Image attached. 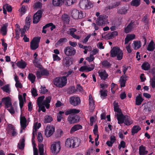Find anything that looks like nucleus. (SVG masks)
Returning <instances> with one entry per match:
<instances>
[{"label":"nucleus","mask_w":155,"mask_h":155,"mask_svg":"<svg viewBox=\"0 0 155 155\" xmlns=\"http://www.w3.org/2000/svg\"><path fill=\"white\" fill-rule=\"evenodd\" d=\"M80 112L79 110L76 109H68L65 112V114L67 115L73 114L69 115L68 118V120L70 124L77 123L79 121V118L77 115L74 114H78Z\"/></svg>","instance_id":"1"},{"label":"nucleus","mask_w":155,"mask_h":155,"mask_svg":"<svg viewBox=\"0 0 155 155\" xmlns=\"http://www.w3.org/2000/svg\"><path fill=\"white\" fill-rule=\"evenodd\" d=\"M80 139L73 137L68 138L65 143V146L69 148L71 147L73 148L77 147L79 146L81 143Z\"/></svg>","instance_id":"2"},{"label":"nucleus","mask_w":155,"mask_h":155,"mask_svg":"<svg viewBox=\"0 0 155 155\" xmlns=\"http://www.w3.org/2000/svg\"><path fill=\"white\" fill-rule=\"evenodd\" d=\"M123 53L122 51L120 50L119 48L114 47L110 51V56L112 57L117 56V59L121 60L123 57Z\"/></svg>","instance_id":"3"},{"label":"nucleus","mask_w":155,"mask_h":155,"mask_svg":"<svg viewBox=\"0 0 155 155\" xmlns=\"http://www.w3.org/2000/svg\"><path fill=\"white\" fill-rule=\"evenodd\" d=\"M53 82L54 85L57 87H62L66 84L67 79L66 78V77L57 78L54 80Z\"/></svg>","instance_id":"4"},{"label":"nucleus","mask_w":155,"mask_h":155,"mask_svg":"<svg viewBox=\"0 0 155 155\" xmlns=\"http://www.w3.org/2000/svg\"><path fill=\"white\" fill-rule=\"evenodd\" d=\"M79 5L80 8L83 9H89L93 7L91 2L88 0H82L80 2Z\"/></svg>","instance_id":"5"},{"label":"nucleus","mask_w":155,"mask_h":155,"mask_svg":"<svg viewBox=\"0 0 155 155\" xmlns=\"http://www.w3.org/2000/svg\"><path fill=\"white\" fill-rule=\"evenodd\" d=\"M107 17L105 15H100L96 21L97 24L99 26H103L107 23L108 21Z\"/></svg>","instance_id":"6"},{"label":"nucleus","mask_w":155,"mask_h":155,"mask_svg":"<svg viewBox=\"0 0 155 155\" xmlns=\"http://www.w3.org/2000/svg\"><path fill=\"white\" fill-rule=\"evenodd\" d=\"M40 39V37H35L30 42V47L31 49L34 50L38 48Z\"/></svg>","instance_id":"7"},{"label":"nucleus","mask_w":155,"mask_h":155,"mask_svg":"<svg viewBox=\"0 0 155 155\" xmlns=\"http://www.w3.org/2000/svg\"><path fill=\"white\" fill-rule=\"evenodd\" d=\"M51 149L54 154L58 153L61 149L60 142L58 141L53 144L51 146Z\"/></svg>","instance_id":"8"},{"label":"nucleus","mask_w":155,"mask_h":155,"mask_svg":"<svg viewBox=\"0 0 155 155\" xmlns=\"http://www.w3.org/2000/svg\"><path fill=\"white\" fill-rule=\"evenodd\" d=\"M71 16L72 18L74 19H81L83 17L82 12H79L78 10L74 9L71 12Z\"/></svg>","instance_id":"9"},{"label":"nucleus","mask_w":155,"mask_h":155,"mask_svg":"<svg viewBox=\"0 0 155 155\" xmlns=\"http://www.w3.org/2000/svg\"><path fill=\"white\" fill-rule=\"evenodd\" d=\"M64 52L66 55L72 56L75 54L76 50L71 46H68L64 48Z\"/></svg>","instance_id":"10"},{"label":"nucleus","mask_w":155,"mask_h":155,"mask_svg":"<svg viewBox=\"0 0 155 155\" xmlns=\"http://www.w3.org/2000/svg\"><path fill=\"white\" fill-rule=\"evenodd\" d=\"M42 13L41 10H39L34 14L33 18V23L36 24L39 22L42 17Z\"/></svg>","instance_id":"11"},{"label":"nucleus","mask_w":155,"mask_h":155,"mask_svg":"<svg viewBox=\"0 0 155 155\" xmlns=\"http://www.w3.org/2000/svg\"><path fill=\"white\" fill-rule=\"evenodd\" d=\"M70 103L74 106H77L81 103V100L78 97L72 96L69 98Z\"/></svg>","instance_id":"12"},{"label":"nucleus","mask_w":155,"mask_h":155,"mask_svg":"<svg viewBox=\"0 0 155 155\" xmlns=\"http://www.w3.org/2000/svg\"><path fill=\"white\" fill-rule=\"evenodd\" d=\"M54 130L55 128L53 126H47L45 130V135L47 137H49L53 134Z\"/></svg>","instance_id":"13"},{"label":"nucleus","mask_w":155,"mask_h":155,"mask_svg":"<svg viewBox=\"0 0 155 155\" xmlns=\"http://www.w3.org/2000/svg\"><path fill=\"white\" fill-rule=\"evenodd\" d=\"M2 100L6 108H8L9 107L12 105L11 99L9 97H4L2 99Z\"/></svg>","instance_id":"14"},{"label":"nucleus","mask_w":155,"mask_h":155,"mask_svg":"<svg viewBox=\"0 0 155 155\" xmlns=\"http://www.w3.org/2000/svg\"><path fill=\"white\" fill-rule=\"evenodd\" d=\"M27 120L24 116H21L20 117V123L21 127L23 129H24L26 127Z\"/></svg>","instance_id":"15"},{"label":"nucleus","mask_w":155,"mask_h":155,"mask_svg":"<svg viewBox=\"0 0 155 155\" xmlns=\"http://www.w3.org/2000/svg\"><path fill=\"white\" fill-rule=\"evenodd\" d=\"M134 22L131 21L124 29V32L126 33H128L130 32L133 28Z\"/></svg>","instance_id":"16"},{"label":"nucleus","mask_w":155,"mask_h":155,"mask_svg":"<svg viewBox=\"0 0 155 155\" xmlns=\"http://www.w3.org/2000/svg\"><path fill=\"white\" fill-rule=\"evenodd\" d=\"M115 116L117 117L118 123L119 124H123L124 120V116L122 113L121 114H115Z\"/></svg>","instance_id":"17"},{"label":"nucleus","mask_w":155,"mask_h":155,"mask_svg":"<svg viewBox=\"0 0 155 155\" xmlns=\"http://www.w3.org/2000/svg\"><path fill=\"white\" fill-rule=\"evenodd\" d=\"M144 99L141 97L140 94H139L138 96L136 97L135 104L137 105H140L143 102Z\"/></svg>","instance_id":"18"},{"label":"nucleus","mask_w":155,"mask_h":155,"mask_svg":"<svg viewBox=\"0 0 155 155\" xmlns=\"http://www.w3.org/2000/svg\"><path fill=\"white\" fill-rule=\"evenodd\" d=\"M76 31L77 30L76 28H72L70 29V31H69V34L72 36L73 38L77 39H79L80 38V37L78 35H76L74 33V32H76Z\"/></svg>","instance_id":"19"},{"label":"nucleus","mask_w":155,"mask_h":155,"mask_svg":"<svg viewBox=\"0 0 155 155\" xmlns=\"http://www.w3.org/2000/svg\"><path fill=\"white\" fill-rule=\"evenodd\" d=\"M127 76L126 75L125 76L122 75L120 77V86L121 87H124L125 86V83L126 81H127L126 78Z\"/></svg>","instance_id":"20"},{"label":"nucleus","mask_w":155,"mask_h":155,"mask_svg":"<svg viewBox=\"0 0 155 155\" xmlns=\"http://www.w3.org/2000/svg\"><path fill=\"white\" fill-rule=\"evenodd\" d=\"M146 147L141 145L139 147V153L140 155H145L148 153V151L146 150Z\"/></svg>","instance_id":"21"},{"label":"nucleus","mask_w":155,"mask_h":155,"mask_svg":"<svg viewBox=\"0 0 155 155\" xmlns=\"http://www.w3.org/2000/svg\"><path fill=\"white\" fill-rule=\"evenodd\" d=\"M67 39L65 38H61L56 43L55 46L56 47L61 46L64 43L67 42Z\"/></svg>","instance_id":"22"},{"label":"nucleus","mask_w":155,"mask_h":155,"mask_svg":"<svg viewBox=\"0 0 155 155\" xmlns=\"http://www.w3.org/2000/svg\"><path fill=\"white\" fill-rule=\"evenodd\" d=\"M64 2V0H52V4L55 6H60Z\"/></svg>","instance_id":"23"},{"label":"nucleus","mask_w":155,"mask_h":155,"mask_svg":"<svg viewBox=\"0 0 155 155\" xmlns=\"http://www.w3.org/2000/svg\"><path fill=\"white\" fill-rule=\"evenodd\" d=\"M125 119L124 120V123L127 125H129L133 123L132 120L127 115L124 116Z\"/></svg>","instance_id":"24"},{"label":"nucleus","mask_w":155,"mask_h":155,"mask_svg":"<svg viewBox=\"0 0 155 155\" xmlns=\"http://www.w3.org/2000/svg\"><path fill=\"white\" fill-rule=\"evenodd\" d=\"M141 129L139 126L136 125L134 126L131 130V135H134L135 134L137 133Z\"/></svg>","instance_id":"25"},{"label":"nucleus","mask_w":155,"mask_h":155,"mask_svg":"<svg viewBox=\"0 0 155 155\" xmlns=\"http://www.w3.org/2000/svg\"><path fill=\"white\" fill-rule=\"evenodd\" d=\"M155 48V44L153 41H151L148 45L147 49L150 51H153Z\"/></svg>","instance_id":"26"},{"label":"nucleus","mask_w":155,"mask_h":155,"mask_svg":"<svg viewBox=\"0 0 155 155\" xmlns=\"http://www.w3.org/2000/svg\"><path fill=\"white\" fill-rule=\"evenodd\" d=\"M7 25L5 24L3 25V26L1 27V33L2 35L5 36L7 34Z\"/></svg>","instance_id":"27"},{"label":"nucleus","mask_w":155,"mask_h":155,"mask_svg":"<svg viewBox=\"0 0 155 155\" xmlns=\"http://www.w3.org/2000/svg\"><path fill=\"white\" fill-rule=\"evenodd\" d=\"M99 75L101 79L104 80H105L108 76V74L106 73L105 71L103 72L99 73Z\"/></svg>","instance_id":"28"},{"label":"nucleus","mask_w":155,"mask_h":155,"mask_svg":"<svg viewBox=\"0 0 155 155\" xmlns=\"http://www.w3.org/2000/svg\"><path fill=\"white\" fill-rule=\"evenodd\" d=\"M82 126L80 124H77L71 128V133H72L73 132L79 129H81L82 128Z\"/></svg>","instance_id":"29"},{"label":"nucleus","mask_w":155,"mask_h":155,"mask_svg":"<svg viewBox=\"0 0 155 155\" xmlns=\"http://www.w3.org/2000/svg\"><path fill=\"white\" fill-rule=\"evenodd\" d=\"M141 68L145 71L148 70L150 68V65L148 62H144L142 65Z\"/></svg>","instance_id":"30"},{"label":"nucleus","mask_w":155,"mask_h":155,"mask_svg":"<svg viewBox=\"0 0 155 155\" xmlns=\"http://www.w3.org/2000/svg\"><path fill=\"white\" fill-rule=\"evenodd\" d=\"M62 19L64 23L68 24L69 21V17L68 15L67 14H64L62 16Z\"/></svg>","instance_id":"31"},{"label":"nucleus","mask_w":155,"mask_h":155,"mask_svg":"<svg viewBox=\"0 0 155 155\" xmlns=\"http://www.w3.org/2000/svg\"><path fill=\"white\" fill-rule=\"evenodd\" d=\"M89 100L90 107L91 108V109H93L94 108V101L93 98H92V96L91 94H90L89 95Z\"/></svg>","instance_id":"32"},{"label":"nucleus","mask_w":155,"mask_h":155,"mask_svg":"<svg viewBox=\"0 0 155 155\" xmlns=\"http://www.w3.org/2000/svg\"><path fill=\"white\" fill-rule=\"evenodd\" d=\"M27 64L25 62L22 60L18 62L17 63V66L20 68H24L26 66Z\"/></svg>","instance_id":"33"},{"label":"nucleus","mask_w":155,"mask_h":155,"mask_svg":"<svg viewBox=\"0 0 155 155\" xmlns=\"http://www.w3.org/2000/svg\"><path fill=\"white\" fill-rule=\"evenodd\" d=\"M118 35V32L116 31H114L110 33H108L106 35V36L109 39H111L113 37Z\"/></svg>","instance_id":"34"},{"label":"nucleus","mask_w":155,"mask_h":155,"mask_svg":"<svg viewBox=\"0 0 155 155\" xmlns=\"http://www.w3.org/2000/svg\"><path fill=\"white\" fill-rule=\"evenodd\" d=\"M53 120V118L51 117L49 115H46L45 117L44 122L45 123H47L51 122Z\"/></svg>","instance_id":"35"},{"label":"nucleus","mask_w":155,"mask_h":155,"mask_svg":"<svg viewBox=\"0 0 155 155\" xmlns=\"http://www.w3.org/2000/svg\"><path fill=\"white\" fill-rule=\"evenodd\" d=\"M45 98L44 96L39 97L37 99V104L39 107H41L42 106L43 100Z\"/></svg>","instance_id":"36"},{"label":"nucleus","mask_w":155,"mask_h":155,"mask_svg":"<svg viewBox=\"0 0 155 155\" xmlns=\"http://www.w3.org/2000/svg\"><path fill=\"white\" fill-rule=\"evenodd\" d=\"M25 139L22 138L20 140V143H18V148L21 150H23L25 146Z\"/></svg>","instance_id":"37"},{"label":"nucleus","mask_w":155,"mask_h":155,"mask_svg":"<svg viewBox=\"0 0 155 155\" xmlns=\"http://www.w3.org/2000/svg\"><path fill=\"white\" fill-rule=\"evenodd\" d=\"M38 150L40 155H44L43 144L40 143L38 144Z\"/></svg>","instance_id":"38"},{"label":"nucleus","mask_w":155,"mask_h":155,"mask_svg":"<svg viewBox=\"0 0 155 155\" xmlns=\"http://www.w3.org/2000/svg\"><path fill=\"white\" fill-rule=\"evenodd\" d=\"M144 106V109L143 110L145 112H146L148 111V112H150L151 111V106L149 104H147L146 103H144L142 105V106H143L144 105H145Z\"/></svg>","instance_id":"39"},{"label":"nucleus","mask_w":155,"mask_h":155,"mask_svg":"<svg viewBox=\"0 0 155 155\" xmlns=\"http://www.w3.org/2000/svg\"><path fill=\"white\" fill-rule=\"evenodd\" d=\"M140 4V0H133L131 2V5L137 7Z\"/></svg>","instance_id":"40"},{"label":"nucleus","mask_w":155,"mask_h":155,"mask_svg":"<svg viewBox=\"0 0 155 155\" xmlns=\"http://www.w3.org/2000/svg\"><path fill=\"white\" fill-rule=\"evenodd\" d=\"M128 11L127 9L124 7H122L118 11V12L121 15L126 14Z\"/></svg>","instance_id":"41"},{"label":"nucleus","mask_w":155,"mask_h":155,"mask_svg":"<svg viewBox=\"0 0 155 155\" xmlns=\"http://www.w3.org/2000/svg\"><path fill=\"white\" fill-rule=\"evenodd\" d=\"M102 64L103 66V67L104 68H109L111 66V64L107 60L103 61L102 62Z\"/></svg>","instance_id":"42"},{"label":"nucleus","mask_w":155,"mask_h":155,"mask_svg":"<svg viewBox=\"0 0 155 155\" xmlns=\"http://www.w3.org/2000/svg\"><path fill=\"white\" fill-rule=\"evenodd\" d=\"M134 49H138L141 47L140 42V41L139 42L138 41H135L134 42Z\"/></svg>","instance_id":"43"},{"label":"nucleus","mask_w":155,"mask_h":155,"mask_svg":"<svg viewBox=\"0 0 155 155\" xmlns=\"http://www.w3.org/2000/svg\"><path fill=\"white\" fill-rule=\"evenodd\" d=\"M71 89L73 90V92H74L76 91H81L83 90L82 87L80 84H78L77 86V90H75L74 87H71Z\"/></svg>","instance_id":"44"},{"label":"nucleus","mask_w":155,"mask_h":155,"mask_svg":"<svg viewBox=\"0 0 155 155\" xmlns=\"http://www.w3.org/2000/svg\"><path fill=\"white\" fill-rule=\"evenodd\" d=\"M28 79L31 81L32 83H33L35 81L36 77L33 74L31 73H29L28 74Z\"/></svg>","instance_id":"45"},{"label":"nucleus","mask_w":155,"mask_h":155,"mask_svg":"<svg viewBox=\"0 0 155 155\" xmlns=\"http://www.w3.org/2000/svg\"><path fill=\"white\" fill-rule=\"evenodd\" d=\"M18 99L19 101L20 107L21 109L24 105V101L22 96L21 95H19Z\"/></svg>","instance_id":"46"},{"label":"nucleus","mask_w":155,"mask_h":155,"mask_svg":"<svg viewBox=\"0 0 155 155\" xmlns=\"http://www.w3.org/2000/svg\"><path fill=\"white\" fill-rule=\"evenodd\" d=\"M64 112L62 111H60L57 114V121L60 122L61 119L63 118L62 114H64Z\"/></svg>","instance_id":"47"},{"label":"nucleus","mask_w":155,"mask_h":155,"mask_svg":"<svg viewBox=\"0 0 155 155\" xmlns=\"http://www.w3.org/2000/svg\"><path fill=\"white\" fill-rule=\"evenodd\" d=\"M37 125V123H35L34 126V128L33 129V132L32 133V141H34V139L35 138V133H36L37 131V128L36 127ZM36 134V133H35Z\"/></svg>","instance_id":"48"},{"label":"nucleus","mask_w":155,"mask_h":155,"mask_svg":"<svg viewBox=\"0 0 155 155\" xmlns=\"http://www.w3.org/2000/svg\"><path fill=\"white\" fill-rule=\"evenodd\" d=\"M1 89L5 92L9 93L10 92V89L8 85H6L5 86L2 87Z\"/></svg>","instance_id":"49"},{"label":"nucleus","mask_w":155,"mask_h":155,"mask_svg":"<svg viewBox=\"0 0 155 155\" xmlns=\"http://www.w3.org/2000/svg\"><path fill=\"white\" fill-rule=\"evenodd\" d=\"M100 92L101 96L104 97L107 96V90H101Z\"/></svg>","instance_id":"50"},{"label":"nucleus","mask_w":155,"mask_h":155,"mask_svg":"<svg viewBox=\"0 0 155 155\" xmlns=\"http://www.w3.org/2000/svg\"><path fill=\"white\" fill-rule=\"evenodd\" d=\"M83 49H84V53L85 54L87 53V51H90L92 49L91 47V46H85L84 47Z\"/></svg>","instance_id":"51"},{"label":"nucleus","mask_w":155,"mask_h":155,"mask_svg":"<svg viewBox=\"0 0 155 155\" xmlns=\"http://www.w3.org/2000/svg\"><path fill=\"white\" fill-rule=\"evenodd\" d=\"M75 0H65V4L68 6H70L73 4Z\"/></svg>","instance_id":"52"},{"label":"nucleus","mask_w":155,"mask_h":155,"mask_svg":"<svg viewBox=\"0 0 155 155\" xmlns=\"http://www.w3.org/2000/svg\"><path fill=\"white\" fill-rule=\"evenodd\" d=\"M37 139L38 141L40 143H41L42 141L43 140V137L41 134L40 132L38 133Z\"/></svg>","instance_id":"53"},{"label":"nucleus","mask_w":155,"mask_h":155,"mask_svg":"<svg viewBox=\"0 0 155 155\" xmlns=\"http://www.w3.org/2000/svg\"><path fill=\"white\" fill-rule=\"evenodd\" d=\"M42 76H47L48 75L49 73L48 71L46 69L42 70L41 71Z\"/></svg>","instance_id":"54"},{"label":"nucleus","mask_w":155,"mask_h":155,"mask_svg":"<svg viewBox=\"0 0 155 155\" xmlns=\"http://www.w3.org/2000/svg\"><path fill=\"white\" fill-rule=\"evenodd\" d=\"M94 59V57L92 54H91L89 57H87L86 58V60H87L89 62L93 61Z\"/></svg>","instance_id":"55"},{"label":"nucleus","mask_w":155,"mask_h":155,"mask_svg":"<svg viewBox=\"0 0 155 155\" xmlns=\"http://www.w3.org/2000/svg\"><path fill=\"white\" fill-rule=\"evenodd\" d=\"M41 7L42 4L39 2H37L34 5V8L36 9L40 8Z\"/></svg>","instance_id":"56"},{"label":"nucleus","mask_w":155,"mask_h":155,"mask_svg":"<svg viewBox=\"0 0 155 155\" xmlns=\"http://www.w3.org/2000/svg\"><path fill=\"white\" fill-rule=\"evenodd\" d=\"M4 8H6L8 12H11L12 11V7L10 5H9L8 4H6L3 5Z\"/></svg>","instance_id":"57"},{"label":"nucleus","mask_w":155,"mask_h":155,"mask_svg":"<svg viewBox=\"0 0 155 155\" xmlns=\"http://www.w3.org/2000/svg\"><path fill=\"white\" fill-rule=\"evenodd\" d=\"M31 92L32 96L34 97H35L38 95L37 93V91L36 89H35L34 88H33L31 89Z\"/></svg>","instance_id":"58"},{"label":"nucleus","mask_w":155,"mask_h":155,"mask_svg":"<svg viewBox=\"0 0 155 155\" xmlns=\"http://www.w3.org/2000/svg\"><path fill=\"white\" fill-rule=\"evenodd\" d=\"M51 99V97L50 96L46 97L45 100L43 102V104L49 103L50 102Z\"/></svg>","instance_id":"59"},{"label":"nucleus","mask_w":155,"mask_h":155,"mask_svg":"<svg viewBox=\"0 0 155 155\" xmlns=\"http://www.w3.org/2000/svg\"><path fill=\"white\" fill-rule=\"evenodd\" d=\"M36 60H34L33 61V63L35 66L38 68H41V65L38 62L36 61Z\"/></svg>","instance_id":"60"},{"label":"nucleus","mask_w":155,"mask_h":155,"mask_svg":"<svg viewBox=\"0 0 155 155\" xmlns=\"http://www.w3.org/2000/svg\"><path fill=\"white\" fill-rule=\"evenodd\" d=\"M2 45L4 47V51L5 52L7 49V43L5 42L3 39H2Z\"/></svg>","instance_id":"61"},{"label":"nucleus","mask_w":155,"mask_h":155,"mask_svg":"<svg viewBox=\"0 0 155 155\" xmlns=\"http://www.w3.org/2000/svg\"><path fill=\"white\" fill-rule=\"evenodd\" d=\"M41 91L40 93L42 94H45L48 91L47 89H46L45 87H42L41 86Z\"/></svg>","instance_id":"62"},{"label":"nucleus","mask_w":155,"mask_h":155,"mask_svg":"<svg viewBox=\"0 0 155 155\" xmlns=\"http://www.w3.org/2000/svg\"><path fill=\"white\" fill-rule=\"evenodd\" d=\"M86 70H87L88 71V67L86 66H82L79 69V70L81 71H84Z\"/></svg>","instance_id":"63"},{"label":"nucleus","mask_w":155,"mask_h":155,"mask_svg":"<svg viewBox=\"0 0 155 155\" xmlns=\"http://www.w3.org/2000/svg\"><path fill=\"white\" fill-rule=\"evenodd\" d=\"M114 111L115 112H117L118 114L117 113L116 114H121L122 113V112L121 110L119 107H115L114 108Z\"/></svg>","instance_id":"64"}]
</instances>
